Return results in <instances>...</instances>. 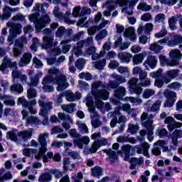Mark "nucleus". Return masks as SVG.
Instances as JSON below:
<instances>
[{
	"instance_id": "obj_52",
	"label": "nucleus",
	"mask_w": 182,
	"mask_h": 182,
	"mask_svg": "<svg viewBox=\"0 0 182 182\" xmlns=\"http://www.w3.org/2000/svg\"><path fill=\"white\" fill-rule=\"evenodd\" d=\"M124 36H125V38H129V39H130L132 42H136L137 39V37L136 36V33L134 32H131V31L124 32Z\"/></svg>"
},
{
	"instance_id": "obj_58",
	"label": "nucleus",
	"mask_w": 182,
	"mask_h": 182,
	"mask_svg": "<svg viewBox=\"0 0 182 182\" xmlns=\"http://www.w3.org/2000/svg\"><path fill=\"white\" fill-rule=\"evenodd\" d=\"M161 105V101L157 100L151 107V108L148 109L149 112H157L160 109Z\"/></svg>"
},
{
	"instance_id": "obj_41",
	"label": "nucleus",
	"mask_w": 182,
	"mask_h": 182,
	"mask_svg": "<svg viewBox=\"0 0 182 182\" xmlns=\"http://www.w3.org/2000/svg\"><path fill=\"white\" fill-rule=\"evenodd\" d=\"M39 182H49L52 181V176L50 173H42L38 178Z\"/></svg>"
},
{
	"instance_id": "obj_55",
	"label": "nucleus",
	"mask_w": 182,
	"mask_h": 182,
	"mask_svg": "<svg viewBox=\"0 0 182 182\" xmlns=\"http://www.w3.org/2000/svg\"><path fill=\"white\" fill-rule=\"evenodd\" d=\"M153 28H154V26L151 23L145 24L144 26V33H146V35H150L151 31H153Z\"/></svg>"
},
{
	"instance_id": "obj_49",
	"label": "nucleus",
	"mask_w": 182,
	"mask_h": 182,
	"mask_svg": "<svg viewBox=\"0 0 182 182\" xmlns=\"http://www.w3.org/2000/svg\"><path fill=\"white\" fill-rule=\"evenodd\" d=\"M10 90L16 93H22L23 92V87L19 84H14L10 87Z\"/></svg>"
},
{
	"instance_id": "obj_18",
	"label": "nucleus",
	"mask_w": 182,
	"mask_h": 182,
	"mask_svg": "<svg viewBox=\"0 0 182 182\" xmlns=\"http://www.w3.org/2000/svg\"><path fill=\"white\" fill-rule=\"evenodd\" d=\"M16 11H19V8L12 9L8 6H4L3 9L2 21L9 19V18L12 16V12H15Z\"/></svg>"
},
{
	"instance_id": "obj_63",
	"label": "nucleus",
	"mask_w": 182,
	"mask_h": 182,
	"mask_svg": "<svg viewBox=\"0 0 182 182\" xmlns=\"http://www.w3.org/2000/svg\"><path fill=\"white\" fill-rule=\"evenodd\" d=\"M80 79H85V80H92V75L89 73H81L79 75Z\"/></svg>"
},
{
	"instance_id": "obj_24",
	"label": "nucleus",
	"mask_w": 182,
	"mask_h": 182,
	"mask_svg": "<svg viewBox=\"0 0 182 182\" xmlns=\"http://www.w3.org/2000/svg\"><path fill=\"white\" fill-rule=\"evenodd\" d=\"M12 76L14 80H15L16 79H20L23 85H25V83H26V75H23L21 71H18L16 68L13 70Z\"/></svg>"
},
{
	"instance_id": "obj_11",
	"label": "nucleus",
	"mask_w": 182,
	"mask_h": 182,
	"mask_svg": "<svg viewBox=\"0 0 182 182\" xmlns=\"http://www.w3.org/2000/svg\"><path fill=\"white\" fill-rule=\"evenodd\" d=\"M164 95L167 99L164 103V107H173V106H174V103H176V97H177L176 92L166 90L164 92Z\"/></svg>"
},
{
	"instance_id": "obj_5",
	"label": "nucleus",
	"mask_w": 182,
	"mask_h": 182,
	"mask_svg": "<svg viewBox=\"0 0 182 182\" xmlns=\"http://www.w3.org/2000/svg\"><path fill=\"white\" fill-rule=\"evenodd\" d=\"M48 137L49 133L48 132L39 134L38 140L41 147L39 148L38 154L36 155V160H41V159H43V161H48V158H46L45 153L48 151V142L46 141V139Z\"/></svg>"
},
{
	"instance_id": "obj_64",
	"label": "nucleus",
	"mask_w": 182,
	"mask_h": 182,
	"mask_svg": "<svg viewBox=\"0 0 182 182\" xmlns=\"http://www.w3.org/2000/svg\"><path fill=\"white\" fill-rule=\"evenodd\" d=\"M107 36V30L102 29L100 33L96 36L97 39H105V37Z\"/></svg>"
},
{
	"instance_id": "obj_43",
	"label": "nucleus",
	"mask_w": 182,
	"mask_h": 182,
	"mask_svg": "<svg viewBox=\"0 0 182 182\" xmlns=\"http://www.w3.org/2000/svg\"><path fill=\"white\" fill-rule=\"evenodd\" d=\"M77 125L78 126V129L81 133L85 134H87L89 133V129H87V126L85 125V123H82L80 121L77 122Z\"/></svg>"
},
{
	"instance_id": "obj_17",
	"label": "nucleus",
	"mask_w": 182,
	"mask_h": 182,
	"mask_svg": "<svg viewBox=\"0 0 182 182\" xmlns=\"http://www.w3.org/2000/svg\"><path fill=\"white\" fill-rule=\"evenodd\" d=\"M157 65V60L156 57L149 55L146 60L144 63V66L149 70V69H154Z\"/></svg>"
},
{
	"instance_id": "obj_16",
	"label": "nucleus",
	"mask_w": 182,
	"mask_h": 182,
	"mask_svg": "<svg viewBox=\"0 0 182 182\" xmlns=\"http://www.w3.org/2000/svg\"><path fill=\"white\" fill-rule=\"evenodd\" d=\"M0 100H4L5 105L9 106H14L15 105V100L12 97L9 96H0ZM4 109V105L0 102V119L2 117V110Z\"/></svg>"
},
{
	"instance_id": "obj_3",
	"label": "nucleus",
	"mask_w": 182,
	"mask_h": 182,
	"mask_svg": "<svg viewBox=\"0 0 182 182\" xmlns=\"http://www.w3.org/2000/svg\"><path fill=\"white\" fill-rule=\"evenodd\" d=\"M149 149H150V145L146 142L142 146H136L135 148L129 144L124 145L122 147V150L124 154V161H129L133 166H141L144 163L143 158H132L130 159V156H133L134 151H136L138 154H144L145 157H150L148 151Z\"/></svg>"
},
{
	"instance_id": "obj_23",
	"label": "nucleus",
	"mask_w": 182,
	"mask_h": 182,
	"mask_svg": "<svg viewBox=\"0 0 182 182\" xmlns=\"http://www.w3.org/2000/svg\"><path fill=\"white\" fill-rule=\"evenodd\" d=\"M33 132V129H32L21 131L18 133V136L19 137V139H21V140H23V141H26V140H28V139H31V137H32Z\"/></svg>"
},
{
	"instance_id": "obj_39",
	"label": "nucleus",
	"mask_w": 182,
	"mask_h": 182,
	"mask_svg": "<svg viewBox=\"0 0 182 182\" xmlns=\"http://www.w3.org/2000/svg\"><path fill=\"white\" fill-rule=\"evenodd\" d=\"M124 102H130L134 105H141L143 103V100L140 98H134L133 97H126L124 98Z\"/></svg>"
},
{
	"instance_id": "obj_28",
	"label": "nucleus",
	"mask_w": 182,
	"mask_h": 182,
	"mask_svg": "<svg viewBox=\"0 0 182 182\" xmlns=\"http://www.w3.org/2000/svg\"><path fill=\"white\" fill-rule=\"evenodd\" d=\"M16 66V63H11V60L8 58H5L3 60L2 64L0 65V70L4 72L6 69V68H15Z\"/></svg>"
},
{
	"instance_id": "obj_20",
	"label": "nucleus",
	"mask_w": 182,
	"mask_h": 182,
	"mask_svg": "<svg viewBox=\"0 0 182 182\" xmlns=\"http://www.w3.org/2000/svg\"><path fill=\"white\" fill-rule=\"evenodd\" d=\"M64 95L66 97V100H68V102H75V100H78V99H80V97H82V95L80 94V92H78L74 94L71 91H65Z\"/></svg>"
},
{
	"instance_id": "obj_26",
	"label": "nucleus",
	"mask_w": 182,
	"mask_h": 182,
	"mask_svg": "<svg viewBox=\"0 0 182 182\" xmlns=\"http://www.w3.org/2000/svg\"><path fill=\"white\" fill-rule=\"evenodd\" d=\"M21 32H22V24L21 23L14 24L13 26H11L10 29L11 36H14L16 38L17 35H21Z\"/></svg>"
},
{
	"instance_id": "obj_29",
	"label": "nucleus",
	"mask_w": 182,
	"mask_h": 182,
	"mask_svg": "<svg viewBox=\"0 0 182 182\" xmlns=\"http://www.w3.org/2000/svg\"><path fill=\"white\" fill-rule=\"evenodd\" d=\"M159 60L161 62V65H162L163 66H171V68H173V66H177V61H170V60H168V58H167L164 55H160Z\"/></svg>"
},
{
	"instance_id": "obj_8",
	"label": "nucleus",
	"mask_w": 182,
	"mask_h": 182,
	"mask_svg": "<svg viewBox=\"0 0 182 182\" xmlns=\"http://www.w3.org/2000/svg\"><path fill=\"white\" fill-rule=\"evenodd\" d=\"M147 119V113L144 112L141 116V120L142 122V126L146 127L148 130V140L149 141H153V130H154L155 126L153 124V116L144 122Z\"/></svg>"
},
{
	"instance_id": "obj_62",
	"label": "nucleus",
	"mask_w": 182,
	"mask_h": 182,
	"mask_svg": "<svg viewBox=\"0 0 182 182\" xmlns=\"http://www.w3.org/2000/svg\"><path fill=\"white\" fill-rule=\"evenodd\" d=\"M53 14L55 18H58L59 19H62V18H63V14L60 11L59 7H55L53 11Z\"/></svg>"
},
{
	"instance_id": "obj_59",
	"label": "nucleus",
	"mask_w": 182,
	"mask_h": 182,
	"mask_svg": "<svg viewBox=\"0 0 182 182\" xmlns=\"http://www.w3.org/2000/svg\"><path fill=\"white\" fill-rule=\"evenodd\" d=\"M167 135V129L164 128H159L156 129V136L159 137H166Z\"/></svg>"
},
{
	"instance_id": "obj_15",
	"label": "nucleus",
	"mask_w": 182,
	"mask_h": 182,
	"mask_svg": "<svg viewBox=\"0 0 182 182\" xmlns=\"http://www.w3.org/2000/svg\"><path fill=\"white\" fill-rule=\"evenodd\" d=\"M89 143H90V138L87 136H84L80 139L73 140L74 147H78V149H83V144L87 146Z\"/></svg>"
},
{
	"instance_id": "obj_47",
	"label": "nucleus",
	"mask_w": 182,
	"mask_h": 182,
	"mask_svg": "<svg viewBox=\"0 0 182 182\" xmlns=\"http://www.w3.org/2000/svg\"><path fill=\"white\" fill-rule=\"evenodd\" d=\"M92 175L94 177H100L103 173V169L101 167L95 166V168H92Z\"/></svg>"
},
{
	"instance_id": "obj_7",
	"label": "nucleus",
	"mask_w": 182,
	"mask_h": 182,
	"mask_svg": "<svg viewBox=\"0 0 182 182\" xmlns=\"http://www.w3.org/2000/svg\"><path fill=\"white\" fill-rule=\"evenodd\" d=\"M94 102L92 97L90 95H87L86 97V105L88 107L89 112L91 113V119H92V126L93 127L97 128L100 126H102V122L99 121V115L96 112H95V107H93Z\"/></svg>"
},
{
	"instance_id": "obj_60",
	"label": "nucleus",
	"mask_w": 182,
	"mask_h": 182,
	"mask_svg": "<svg viewBox=\"0 0 182 182\" xmlns=\"http://www.w3.org/2000/svg\"><path fill=\"white\" fill-rule=\"evenodd\" d=\"M31 173H36L35 170L31 166L27 167L23 171L21 172V176L25 177V176H28V174H31Z\"/></svg>"
},
{
	"instance_id": "obj_30",
	"label": "nucleus",
	"mask_w": 182,
	"mask_h": 182,
	"mask_svg": "<svg viewBox=\"0 0 182 182\" xmlns=\"http://www.w3.org/2000/svg\"><path fill=\"white\" fill-rule=\"evenodd\" d=\"M133 75H139V80H144L147 77V73L139 67L133 68Z\"/></svg>"
},
{
	"instance_id": "obj_45",
	"label": "nucleus",
	"mask_w": 182,
	"mask_h": 182,
	"mask_svg": "<svg viewBox=\"0 0 182 182\" xmlns=\"http://www.w3.org/2000/svg\"><path fill=\"white\" fill-rule=\"evenodd\" d=\"M139 132V125L133 124L132 123L128 124L127 132L132 134H136Z\"/></svg>"
},
{
	"instance_id": "obj_46",
	"label": "nucleus",
	"mask_w": 182,
	"mask_h": 182,
	"mask_svg": "<svg viewBox=\"0 0 182 182\" xmlns=\"http://www.w3.org/2000/svg\"><path fill=\"white\" fill-rule=\"evenodd\" d=\"M27 124H42L41 119H38L36 117H30L26 120Z\"/></svg>"
},
{
	"instance_id": "obj_1",
	"label": "nucleus",
	"mask_w": 182,
	"mask_h": 182,
	"mask_svg": "<svg viewBox=\"0 0 182 182\" xmlns=\"http://www.w3.org/2000/svg\"><path fill=\"white\" fill-rule=\"evenodd\" d=\"M117 85L110 81L107 85H103L100 81H96L92 85V95L95 97V105L97 109H100L102 112H109L110 110V105L103 104L102 100H107L109 99V92L106 89H114Z\"/></svg>"
},
{
	"instance_id": "obj_21",
	"label": "nucleus",
	"mask_w": 182,
	"mask_h": 182,
	"mask_svg": "<svg viewBox=\"0 0 182 182\" xmlns=\"http://www.w3.org/2000/svg\"><path fill=\"white\" fill-rule=\"evenodd\" d=\"M180 70L175 69L168 70L166 72V75L168 76V78H164V83H170L171 82L172 79H174L178 76V73Z\"/></svg>"
},
{
	"instance_id": "obj_2",
	"label": "nucleus",
	"mask_w": 182,
	"mask_h": 182,
	"mask_svg": "<svg viewBox=\"0 0 182 182\" xmlns=\"http://www.w3.org/2000/svg\"><path fill=\"white\" fill-rule=\"evenodd\" d=\"M48 76L45 77L42 81V85L45 92L50 93L53 92V87L50 85H57L58 92L60 90H65L67 87H69V83L66 82V77L65 75H61L60 77H57L60 75V71L56 68H51L48 70ZM54 77H56L55 79Z\"/></svg>"
},
{
	"instance_id": "obj_61",
	"label": "nucleus",
	"mask_w": 182,
	"mask_h": 182,
	"mask_svg": "<svg viewBox=\"0 0 182 182\" xmlns=\"http://www.w3.org/2000/svg\"><path fill=\"white\" fill-rule=\"evenodd\" d=\"M85 63H86V61L85 60V59H78L75 62V66L80 70H82V69H83V68H85Z\"/></svg>"
},
{
	"instance_id": "obj_31",
	"label": "nucleus",
	"mask_w": 182,
	"mask_h": 182,
	"mask_svg": "<svg viewBox=\"0 0 182 182\" xmlns=\"http://www.w3.org/2000/svg\"><path fill=\"white\" fill-rule=\"evenodd\" d=\"M43 41V44H41V46H58V41L53 42V37L52 36H46Z\"/></svg>"
},
{
	"instance_id": "obj_25",
	"label": "nucleus",
	"mask_w": 182,
	"mask_h": 182,
	"mask_svg": "<svg viewBox=\"0 0 182 182\" xmlns=\"http://www.w3.org/2000/svg\"><path fill=\"white\" fill-rule=\"evenodd\" d=\"M87 55H92L93 60H96V59H99V58H102L105 55V50L101 51L100 54L96 53V48L90 47L87 51Z\"/></svg>"
},
{
	"instance_id": "obj_34",
	"label": "nucleus",
	"mask_w": 182,
	"mask_h": 182,
	"mask_svg": "<svg viewBox=\"0 0 182 182\" xmlns=\"http://www.w3.org/2000/svg\"><path fill=\"white\" fill-rule=\"evenodd\" d=\"M119 59H120L121 62H123L124 63H129L130 60H132V54L129 53H124L119 54L118 55Z\"/></svg>"
},
{
	"instance_id": "obj_56",
	"label": "nucleus",
	"mask_w": 182,
	"mask_h": 182,
	"mask_svg": "<svg viewBox=\"0 0 182 182\" xmlns=\"http://www.w3.org/2000/svg\"><path fill=\"white\" fill-rule=\"evenodd\" d=\"M65 33H66V28H65L64 26H60L58 27L55 33V36H57V38H62V36H63Z\"/></svg>"
},
{
	"instance_id": "obj_50",
	"label": "nucleus",
	"mask_w": 182,
	"mask_h": 182,
	"mask_svg": "<svg viewBox=\"0 0 182 182\" xmlns=\"http://www.w3.org/2000/svg\"><path fill=\"white\" fill-rule=\"evenodd\" d=\"M131 106L129 104H124L122 105V109L124 112H127L129 114H132L133 116L136 112V109H130Z\"/></svg>"
},
{
	"instance_id": "obj_35",
	"label": "nucleus",
	"mask_w": 182,
	"mask_h": 182,
	"mask_svg": "<svg viewBox=\"0 0 182 182\" xmlns=\"http://www.w3.org/2000/svg\"><path fill=\"white\" fill-rule=\"evenodd\" d=\"M103 152L106 153L107 156H109V160L112 163L117 161V155H116V152H114V151H112V149H104Z\"/></svg>"
},
{
	"instance_id": "obj_44",
	"label": "nucleus",
	"mask_w": 182,
	"mask_h": 182,
	"mask_svg": "<svg viewBox=\"0 0 182 182\" xmlns=\"http://www.w3.org/2000/svg\"><path fill=\"white\" fill-rule=\"evenodd\" d=\"M75 167L73 164L70 163V159L68 158H65L63 159V168L64 170H70L73 171Z\"/></svg>"
},
{
	"instance_id": "obj_10",
	"label": "nucleus",
	"mask_w": 182,
	"mask_h": 182,
	"mask_svg": "<svg viewBox=\"0 0 182 182\" xmlns=\"http://www.w3.org/2000/svg\"><path fill=\"white\" fill-rule=\"evenodd\" d=\"M107 145V139L100 138L98 141H95L90 149H85L83 151L84 154L87 155L89 153H96L102 146Z\"/></svg>"
},
{
	"instance_id": "obj_51",
	"label": "nucleus",
	"mask_w": 182,
	"mask_h": 182,
	"mask_svg": "<svg viewBox=\"0 0 182 182\" xmlns=\"http://www.w3.org/2000/svg\"><path fill=\"white\" fill-rule=\"evenodd\" d=\"M168 22L170 29H171L172 31H175L176 23L177 22V18H176V16H172L170 18H168Z\"/></svg>"
},
{
	"instance_id": "obj_40",
	"label": "nucleus",
	"mask_w": 182,
	"mask_h": 182,
	"mask_svg": "<svg viewBox=\"0 0 182 182\" xmlns=\"http://www.w3.org/2000/svg\"><path fill=\"white\" fill-rule=\"evenodd\" d=\"M126 95V88L123 87H119L117 90L114 91V96L117 99H120L123 97V96Z\"/></svg>"
},
{
	"instance_id": "obj_54",
	"label": "nucleus",
	"mask_w": 182,
	"mask_h": 182,
	"mask_svg": "<svg viewBox=\"0 0 182 182\" xmlns=\"http://www.w3.org/2000/svg\"><path fill=\"white\" fill-rule=\"evenodd\" d=\"M112 77L115 79L116 82H118V83H126L127 82L126 77L117 74H112Z\"/></svg>"
},
{
	"instance_id": "obj_22",
	"label": "nucleus",
	"mask_w": 182,
	"mask_h": 182,
	"mask_svg": "<svg viewBox=\"0 0 182 182\" xmlns=\"http://www.w3.org/2000/svg\"><path fill=\"white\" fill-rule=\"evenodd\" d=\"M169 58L172 60L171 62H176L177 65H178V61L182 58V53L178 50H172L169 53Z\"/></svg>"
},
{
	"instance_id": "obj_13",
	"label": "nucleus",
	"mask_w": 182,
	"mask_h": 182,
	"mask_svg": "<svg viewBox=\"0 0 182 182\" xmlns=\"http://www.w3.org/2000/svg\"><path fill=\"white\" fill-rule=\"evenodd\" d=\"M160 149H164L163 151H167V150H168V148L167 147V142L163 140H159L156 142L154 144V147L152 149V154H154V156H160L161 154Z\"/></svg>"
},
{
	"instance_id": "obj_33",
	"label": "nucleus",
	"mask_w": 182,
	"mask_h": 182,
	"mask_svg": "<svg viewBox=\"0 0 182 182\" xmlns=\"http://www.w3.org/2000/svg\"><path fill=\"white\" fill-rule=\"evenodd\" d=\"M38 150L35 149H31V148H24L23 149V156H26V157H35L36 159V154H38Z\"/></svg>"
},
{
	"instance_id": "obj_37",
	"label": "nucleus",
	"mask_w": 182,
	"mask_h": 182,
	"mask_svg": "<svg viewBox=\"0 0 182 182\" xmlns=\"http://www.w3.org/2000/svg\"><path fill=\"white\" fill-rule=\"evenodd\" d=\"M18 131L16 129H12L7 132L6 137L11 140V141H18Z\"/></svg>"
},
{
	"instance_id": "obj_12",
	"label": "nucleus",
	"mask_w": 182,
	"mask_h": 182,
	"mask_svg": "<svg viewBox=\"0 0 182 182\" xmlns=\"http://www.w3.org/2000/svg\"><path fill=\"white\" fill-rule=\"evenodd\" d=\"M139 82L138 78H132L129 81V92L132 93H135V95H141V92H143V89L140 87L139 84L137 85Z\"/></svg>"
},
{
	"instance_id": "obj_48",
	"label": "nucleus",
	"mask_w": 182,
	"mask_h": 182,
	"mask_svg": "<svg viewBox=\"0 0 182 182\" xmlns=\"http://www.w3.org/2000/svg\"><path fill=\"white\" fill-rule=\"evenodd\" d=\"M42 77V72H38L34 77H31V86H38L39 78Z\"/></svg>"
},
{
	"instance_id": "obj_53",
	"label": "nucleus",
	"mask_w": 182,
	"mask_h": 182,
	"mask_svg": "<svg viewBox=\"0 0 182 182\" xmlns=\"http://www.w3.org/2000/svg\"><path fill=\"white\" fill-rule=\"evenodd\" d=\"M154 93H156V91H154V90L147 89L144 91L143 98L149 99V98L151 97V96H153L154 95Z\"/></svg>"
},
{
	"instance_id": "obj_38",
	"label": "nucleus",
	"mask_w": 182,
	"mask_h": 182,
	"mask_svg": "<svg viewBox=\"0 0 182 182\" xmlns=\"http://www.w3.org/2000/svg\"><path fill=\"white\" fill-rule=\"evenodd\" d=\"M75 107H76L75 104H70V105H61V109L66 112V113H72L75 112Z\"/></svg>"
},
{
	"instance_id": "obj_36",
	"label": "nucleus",
	"mask_w": 182,
	"mask_h": 182,
	"mask_svg": "<svg viewBox=\"0 0 182 182\" xmlns=\"http://www.w3.org/2000/svg\"><path fill=\"white\" fill-rule=\"evenodd\" d=\"M146 56V53H142L134 55L133 58V62L134 65H139L141 63V62H143Z\"/></svg>"
},
{
	"instance_id": "obj_42",
	"label": "nucleus",
	"mask_w": 182,
	"mask_h": 182,
	"mask_svg": "<svg viewBox=\"0 0 182 182\" xmlns=\"http://www.w3.org/2000/svg\"><path fill=\"white\" fill-rule=\"evenodd\" d=\"M4 169L0 170V181H4V180H11L12 178V173L11 172L4 173Z\"/></svg>"
},
{
	"instance_id": "obj_19",
	"label": "nucleus",
	"mask_w": 182,
	"mask_h": 182,
	"mask_svg": "<svg viewBox=\"0 0 182 182\" xmlns=\"http://www.w3.org/2000/svg\"><path fill=\"white\" fill-rule=\"evenodd\" d=\"M18 105H22L23 107H28L31 114H36V113H38V110L33 108L32 106H30L29 102L26 101V100L23 97H19L18 99Z\"/></svg>"
},
{
	"instance_id": "obj_4",
	"label": "nucleus",
	"mask_w": 182,
	"mask_h": 182,
	"mask_svg": "<svg viewBox=\"0 0 182 182\" xmlns=\"http://www.w3.org/2000/svg\"><path fill=\"white\" fill-rule=\"evenodd\" d=\"M39 16H41V13H33L28 15V21L34 23L36 32H41L42 29L46 28V25L52 22L48 14H41V18Z\"/></svg>"
},
{
	"instance_id": "obj_14",
	"label": "nucleus",
	"mask_w": 182,
	"mask_h": 182,
	"mask_svg": "<svg viewBox=\"0 0 182 182\" xmlns=\"http://www.w3.org/2000/svg\"><path fill=\"white\" fill-rule=\"evenodd\" d=\"M161 73H163V70L161 69H159L156 72H151L149 74V76L151 77H153L154 79H156L154 85L156 87H163V85H164V80L161 79L160 77L161 76Z\"/></svg>"
},
{
	"instance_id": "obj_6",
	"label": "nucleus",
	"mask_w": 182,
	"mask_h": 182,
	"mask_svg": "<svg viewBox=\"0 0 182 182\" xmlns=\"http://www.w3.org/2000/svg\"><path fill=\"white\" fill-rule=\"evenodd\" d=\"M46 99V97L41 95V99L38 101L39 107H41V109L39 112V115L43 117V121L42 122L43 126H48V124H49L48 113L49 111L52 110V102L45 103L44 100Z\"/></svg>"
},
{
	"instance_id": "obj_32",
	"label": "nucleus",
	"mask_w": 182,
	"mask_h": 182,
	"mask_svg": "<svg viewBox=\"0 0 182 182\" xmlns=\"http://www.w3.org/2000/svg\"><path fill=\"white\" fill-rule=\"evenodd\" d=\"M139 2V0H119L118 4L119 6H127L129 5V8H133L136 4Z\"/></svg>"
},
{
	"instance_id": "obj_9",
	"label": "nucleus",
	"mask_w": 182,
	"mask_h": 182,
	"mask_svg": "<svg viewBox=\"0 0 182 182\" xmlns=\"http://www.w3.org/2000/svg\"><path fill=\"white\" fill-rule=\"evenodd\" d=\"M83 35H85V31H81L73 36V42H77L76 46H90L93 43V37H87L86 39L80 41Z\"/></svg>"
},
{
	"instance_id": "obj_27",
	"label": "nucleus",
	"mask_w": 182,
	"mask_h": 182,
	"mask_svg": "<svg viewBox=\"0 0 182 182\" xmlns=\"http://www.w3.org/2000/svg\"><path fill=\"white\" fill-rule=\"evenodd\" d=\"M31 59H32V54L29 53H24L18 63L19 66L23 67V66H26V65H29V63H31Z\"/></svg>"
},
{
	"instance_id": "obj_57",
	"label": "nucleus",
	"mask_w": 182,
	"mask_h": 182,
	"mask_svg": "<svg viewBox=\"0 0 182 182\" xmlns=\"http://www.w3.org/2000/svg\"><path fill=\"white\" fill-rule=\"evenodd\" d=\"M28 99H35L36 97V90L30 87L27 91Z\"/></svg>"
}]
</instances>
